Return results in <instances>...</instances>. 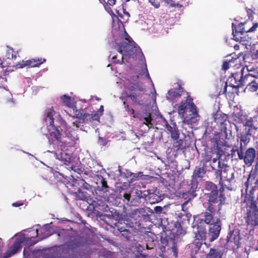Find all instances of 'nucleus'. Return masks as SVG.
Listing matches in <instances>:
<instances>
[{"label":"nucleus","mask_w":258,"mask_h":258,"mask_svg":"<svg viewBox=\"0 0 258 258\" xmlns=\"http://www.w3.org/2000/svg\"><path fill=\"white\" fill-rule=\"evenodd\" d=\"M56 115L55 112L52 108H48L46 110L45 116L44 118V122L47 125L48 131L49 133L48 138L50 145L52 144L53 148L56 150L61 151L60 153H55L57 159L62 161L66 165H70L71 170H74L75 166L73 164V160L70 154L64 151L66 146H71L77 143L78 138L77 136L70 137H61L59 130L53 125L54 116Z\"/></svg>","instance_id":"1"},{"label":"nucleus","mask_w":258,"mask_h":258,"mask_svg":"<svg viewBox=\"0 0 258 258\" xmlns=\"http://www.w3.org/2000/svg\"><path fill=\"white\" fill-rule=\"evenodd\" d=\"M30 232L34 234V235L30 237H26L23 233H18L16 234L13 238L15 240V242L12 247L6 252L4 258H8L12 255L16 253L18 250L21 247V244L25 240H29L34 237H36L39 235L40 240L47 237L51 235L52 232L50 229V225L49 224L45 225L40 230V234L37 228L32 230Z\"/></svg>","instance_id":"2"},{"label":"nucleus","mask_w":258,"mask_h":258,"mask_svg":"<svg viewBox=\"0 0 258 258\" xmlns=\"http://www.w3.org/2000/svg\"><path fill=\"white\" fill-rule=\"evenodd\" d=\"M125 40L126 42H124L122 45L117 46V54H110L109 57L113 62L120 63L123 60L127 61L130 57H134L135 53L142 54L141 49L135 46V43L131 40L130 36L127 34Z\"/></svg>","instance_id":"3"},{"label":"nucleus","mask_w":258,"mask_h":258,"mask_svg":"<svg viewBox=\"0 0 258 258\" xmlns=\"http://www.w3.org/2000/svg\"><path fill=\"white\" fill-rule=\"evenodd\" d=\"M177 109L178 115L184 123L191 124L197 120L198 114L197 108L190 99H187L181 102L177 106Z\"/></svg>","instance_id":"4"},{"label":"nucleus","mask_w":258,"mask_h":258,"mask_svg":"<svg viewBox=\"0 0 258 258\" xmlns=\"http://www.w3.org/2000/svg\"><path fill=\"white\" fill-rule=\"evenodd\" d=\"M7 54L8 56V61L6 60L0 62V67L2 68H4L7 66H9L10 65H12V67H15L16 69H21L26 66L36 67H38L46 60L45 59H44L43 61H42L41 59H32L27 60H22L21 62L14 64H12L13 63L12 62V60L13 59H16L17 56L14 54L13 49L11 48H8Z\"/></svg>","instance_id":"5"},{"label":"nucleus","mask_w":258,"mask_h":258,"mask_svg":"<svg viewBox=\"0 0 258 258\" xmlns=\"http://www.w3.org/2000/svg\"><path fill=\"white\" fill-rule=\"evenodd\" d=\"M201 217V219L198 217H195V220L197 222L200 220V223L204 221L206 224H210L209 236L210 241L212 242L219 236L221 230L220 221L218 219H213L212 214L208 212L204 213Z\"/></svg>","instance_id":"6"},{"label":"nucleus","mask_w":258,"mask_h":258,"mask_svg":"<svg viewBox=\"0 0 258 258\" xmlns=\"http://www.w3.org/2000/svg\"><path fill=\"white\" fill-rule=\"evenodd\" d=\"M60 99L63 103L73 110L76 117L80 120L79 122H81V120H82V121H84L85 119H88V117H89V115L83 113L81 112L80 110H77L76 109V106L74 100L71 97L66 95H63L60 97Z\"/></svg>","instance_id":"7"},{"label":"nucleus","mask_w":258,"mask_h":258,"mask_svg":"<svg viewBox=\"0 0 258 258\" xmlns=\"http://www.w3.org/2000/svg\"><path fill=\"white\" fill-rule=\"evenodd\" d=\"M247 222L252 226L258 225V208L255 204L251 202L247 212Z\"/></svg>","instance_id":"8"},{"label":"nucleus","mask_w":258,"mask_h":258,"mask_svg":"<svg viewBox=\"0 0 258 258\" xmlns=\"http://www.w3.org/2000/svg\"><path fill=\"white\" fill-rule=\"evenodd\" d=\"M242 123L248 135H252L256 133L257 129V121L256 117H247L243 121Z\"/></svg>","instance_id":"9"},{"label":"nucleus","mask_w":258,"mask_h":258,"mask_svg":"<svg viewBox=\"0 0 258 258\" xmlns=\"http://www.w3.org/2000/svg\"><path fill=\"white\" fill-rule=\"evenodd\" d=\"M209 201L211 203H218L219 205H223L225 203V198L220 192L218 195L217 190H214L209 194Z\"/></svg>","instance_id":"10"},{"label":"nucleus","mask_w":258,"mask_h":258,"mask_svg":"<svg viewBox=\"0 0 258 258\" xmlns=\"http://www.w3.org/2000/svg\"><path fill=\"white\" fill-rule=\"evenodd\" d=\"M220 176L221 179L230 181L234 178V172L229 166H225L221 169Z\"/></svg>","instance_id":"11"},{"label":"nucleus","mask_w":258,"mask_h":258,"mask_svg":"<svg viewBox=\"0 0 258 258\" xmlns=\"http://www.w3.org/2000/svg\"><path fill=\"white\" fill-rule=\"evenodd\" d=\"M255 156V151L254 149L252 148L248 149L244 156V163L248 165H251L254 161Z\"/></svg>","instance_id":"12"},{"label":"nucleus","mask_w":258,"mask_h":258,"mask_svg":"<svg viewBox=\"0 0 258 258\" xmlns=\"http://www.w3.org/2000/svg\"><path fill=\"white\" fill-rule=\"evenodd\" d=\"M182 90L180 88L171 89L168 92L166 98L170 102H173L181 95Z\"/></svg>","instance_id":"13"},{"label":"nucleus","mask_w":258,"mask_h":258,"mask_svg":"<svg viewBox=\"0 0 258 258\" xmlns=\"http://www.w3.org/2000/svg\"><path fill=\"white\" fill-rule=\"evenodd\" d=\"M193 228L197 229V231H195V232H197L196 233V239L201 240L202 241L205 240L206 238V229L198 224L197 226L196 224L194 225Z\"/></svg>","instance_id":"14"},{"label":"nucleus","mask_w":258,"mask_h":258,"mask_svg":"<svg viewBox=\"0 0 258 258\" xmlns=\"http://www.w3.org/2000/svg\"><path fill=\"white\" fill-rule=\"evenodd\" d=\"M232 28L234 39L237 41H239V37H240L243 32H247V30L244 29L243 25L242 24H239L237 27H234V24H232Z\"/></svg>","instance_id":"15"},{"label":"nucleus","mask_w":258,"mask_h":258,"mask_svg":"<svg viewBox=\"0 0 258 258\" xmlns=\"http://www.w3.org/2000/svg\"><path fill=\"white\" fill-rule=\"evenodd\" d=\"M223 252L216 248H211L206 258H221Z\"/></svg>","instance_id":"16"},{"label":"nucleus","mask_w":258,"mask_h":258,"mask_svg":"<svg viewBox=\"0 0 258 258\" xmlns=\"http://www.w3.org/2000/svg\"><path fill=\"white\" fill-rule=\"evenodd\" d=\"M254 181L255 186L258 187V173L256 172H251L247 178V183L252 184Z\"/></svg>","instance_id":"17"},{"label":"nucleus","mask_w":258,"mask_h":258,"mask_svg":"<svg viewBox=\"0 0 258 258\" xmlns=\"http://www.w3.org/2000/svg\"><path fill=\"white\" fill-rule=\"evenodd\" d=\"M112 19V28L113 30H117L122 26V22L114 15H111Z\"/></svg>","instance_id":"18"},{"label":"nucleus","mask_w":258,"mask_h":258,"mask_svg":"<svg viewBox=\"0 0 258 258\" xmlns=\"http://www.w3.org/2000/svg\"><path fill=\"white\" fill-rule=\"evenodd\" d=\"M205 174V171L203 167H196L193 176L195 178H202Z\"/></svg>","instance_id":"19"},{"label":"nucleus","mask_w":258,"mask_h":258,"mask_svg":"<svg viewBox=\"0 0 258 258\" xmlns=\"http://www.w3.org/2000/svg\"><path fill=\"white\" fill-rule=\"evenodd\" d=\"M116 0H108L107 3L104 5V8L110 15L114 14L112 11L110 6L115 5Z\"/></svg>","instance_id":"20"},{"label":"nucleus","mask_w":258,"mask_h":258,"mask_svg":"<svg viewBox=\"0 0 258 258\" xmlns=\"http://www.w3.org/2000/svg\"><path fill=\"white\" fill-rule=\"evenodd\" d=\"M257 88L258 83L254 81H252L251 83L247 85L246 89L250 92H256L257 90Z\"/></svg>","instance_id":"21"},{"label":"nucleus","mask_w":258,"mask_h":258,"mask_svg":"<svg viewBox=\"0 0 258 258\" xmlns=\"http://www.w3.org/2000/svg\"><path fill=\"white\" fill-rule=\"evenodd\" d=\"M140 75L144 76L145 77L147 78L150 82H152L146 66H145V68L143 69L142 72L140 73Z\"/></svg>","instance_id":"22"},{"label":"nucleus","mask_w":258,"mask_h":258,"mask_svg":"<svg viewBox=\"0 0 258 258\" xmlns=\"http://www.w3.org/2000/svg\"><path fill=\"white\" fill-rule=\"evenodd\" d=\"M206 188L208 190H211V191L216 190V187L215 185L210 182H207L205 185Z\"/></svg>","instance_id":"23"},{"label":"nucleus","mask_w":258,"mask_h":258,"mask_svg":"<svg viewBox=\"0 0 258 258\" xmlns=\"http://www.w3.org/2000/svg\"><path fill=\"white\" fill-rule=\"evenodd\" d=\"M125 3H122V9L123 11V13L125 14L127 17H130V14L128 12H126L125 8L127 7V2H130L132 1V2H137V0H124Z\"/></svg>","instance_id":"24"},{"label":"nucleus","mask_w":258,"mask_h":258,"mask_svg":"<svg viewBox=\"0 0 258 258\" xmlns=\"http://www.w3.org/2000/svg\"><path fill=\"white\" fill-rule=\"evenodd\" d=\"M143 120L144 123L146 125L149 126L150 124H151V118L150 114H146V115L143 117Z\"/></svg>","instance_id":"25"},{"label":"nucleus","mask_w":258,"mask_h":258,"mask_svg":"<svg viewBox=\"0 0 258 258\" xmlns=\"http://www.w3.org/2000/svg\"><path fill=\"white\" fill-rule=\"evenodd\" d=\"M253 49L251 50L253 55L255 58L258 57V43L253 44L252 47Z\"/></svg>","instance_id":"26"},{"label":"nucleus","mask_w":258,"mask_h":258,"mask_svg":"<svg viewBox=\"0 0 258 258\" xmlns=\"http://www.w3.org/2000/svg\"><path fill=\"white\" fill-rule=\"evenodd\" d=\"M249 141V139L246 136H241L240 138V142H241V147L242 146V143H243L244 145L247 144Z\"/></svg>","instance_id":"27"},{"label":"nucleus","mask_w":258,"mask_h":258,"mask_svg":"<svg viewBox=\"0 0 258 258\" xmlns=\"http://www.w3.org/2000/svg\"><path fill=\"white\" fill-rule=\"evenodd\" d=\"M239 41H240V43H241L242 45H245L247 48L248 45L250 46V45L249 44V42L247 40L244 39L245 37H242L240 36L239 37Z\"/></svg>","instance_id":"28"},{"label":"nucleus","mask_w":258,"mask_h":258,"mask_svg":"<svg viewBox=\"0 0 258 258\" xmlns=\"http://www.w3.org/2000/svg\"><path fill=\"white\" fill-rule=\"evenodd\" d=\"M163 2L166 5L170 6V7H175V3L172 0H164Z\"/></svg>","instance_id":"29"},{"label":"nucleus","mask_w":258,"mask_h":258,"mask_svg":"<svg viewBox=\"0 0 258 258\" xmlns=\"http://www.w3.org/2000/svg\"><path fill=\"white\" fill-rule=\"evenodd\" d=\"M231 62V61H225L223 63V66H222L223 69H224L225 70H226L228 69L229 68V67H230V66L231 65L230 64Z\"/></svg>","instance_id":"30"},{"label":"nucleus","mask_w":258,"mask_h":258,"mask_svg":"<svg viewBox=\"0 0 258 258\" xmlns=\"http://www.w3.org/2000/svg\"><path fill=\"white\" fill-rule=\"evenodd\" d=\"M149 2L156 8H158L160 6L159 3L156 0H148Z\"/></svg>","instance_id":"31"},{"label":"nucleus","mask_w":258,"mask_h":258,"mask_svg":"<svg viewBox=\"0 0 258 258\" xmlns=\"http://www.w3.org/2000/svg\"><path fill=\"white\" fill-rule=\"evenodd\" d=\"M101 115H99V114L97 113V112L95 113H94L93 116H92V119L93 120H97L99 121V119Z\"/></svg>","instance_id":"32"},{"label":"nucleus","mask_w":258,"mask_h":258,"mask_svg":"<svg viewBox=\"0 0 258 258\" xmlns=\"http://www.w3.org/2000/svg\"><path fill=\"white\" fill-rule=\"evenodd\" d=\"M237 154L239 159L244 160V156L243 155V153L242 150L238 151Z\"/></svg>","instance_id":"33"},{"label":"nucleus","mask_w":258,"mask_h":258,"mask_svg":"<svg viewBox=\"0 0 258 258\" xmlns=\"http://www.w3.org/2000/svg\"><path fill=\"white\" fill-rule=\"evenodd\" d=\"M258 27V23L254 24L247 32H253Z\"/></svg>","instance_id":"34"},{"label":"nucleus","mask_w":258,"mask_h":258,"mask_svg":"<svg viewBox=\"0 0 258 258\" xmlns=\"http://www.w3.org/2000/svg\"><path fill=\"white\" fill-rule=\"evenodd\" d=\"M162 208L160 206H156L154 208V211L157 213H161L162 211Z\"/></svg>","instance_id":"35"},{"label":"nucleus","mask_w":258,"mask_h":258,"mask_svg":"<svg viewBox=\"0 0 258 258\" xmlns=\"http://www.w3.org/2000/svg\"><path fill=\"white\" fill-rule=\"evenodd\" d=\"M103 110H104L103 106H101L100 107V108L97 111V113L99 114V115L101 116L102 115Z\"/></svg>","instance_id":"36"},{"label":"nucleus","mask_w":258,"mask_h":258,"mask_svg":"<svg viewBox=\"0 0 258 258\" xmlns=\"http://www.w3.org/2000/svg\"><path fill=\"white\" fill-rule=\"evenodd\" d=\"M172 251L174 253V256L175 257H177V252L176 251V248L174 247H172Z\"/></svg>","instance_id":"37"},{"label":"nucleus","mask_w":258,"mask_h":258,"mask_svg":"<svg viewBox=\"0 0 258 258\" xmlns=\"http://www.w3.org/2000/svg\"><path fill=\"white\" fill-rule=\"evenodd\" d=\"M252 77H252V76L251 74H247V75H246L245 76V79H249L250 78H252Z\"/></svg>","instance_id":"38"},{"label":"nucleus","mask_w":258,"mask_h":258,"mask_svg":"<svg viewBox=\"0 0 258 258\" xmlns=\"http://www.w3.org/2000/svg\"><path fill=\"white\" fill-rule=\"evenodd\" d=\"M130 195H128V194H125L124 195V198L125 199H126L128 200H129V199H130Z\"/></svg>","instance_id":"39"},{"label":"nucleus","mask_w":258,"mask_h":258,"mask_svg":"<svg viewBox=\"0 0 258 258\" xmlns=\"http://www.w3.org/2000/svg\"><path fill=\"white\" fill-rule=\"evenodd\" d=\"M22 204H18L17 203H15L13 204V206L14 207H19V206L21 205Z\"/></svg>","instance_id":"40"},{"label":"nucleus","mask_w":258,"mask_h":258,"mask_svg":"<svg viewBox=\"0 0 258 258\" xmlns=\"http://www.w3.org/2000/svg\"><path fill=\"white\" fill-rule=\"evenodd\" d=\"M241 83L239 81V83H237L236 85H233V87H238Z\"/></svg>","instance_id":"41"},{"label":"nucleus","mask_w":258,"mask_h":258,"mask_svg":"<svg viewBox=\"0 0 258 258\" xmlns=\"http://www.w3.org/2000/svg\"><path fill=\"white\" fill-rule=\"evenodd\" d=\"M73 125L74 126H76V127H79V126L77 124H76L75 122H73Z\"/></svg>","instance_id":"42"},{"label":"nucleus","mask_w":258,"mask_h":258,"mask_svg":"<svg viewBox=\"0 0 258 258\" xmlns=\"http://www.w3.org/2000/svg\"><path fill=\"white\" fill-rule=\"evenodd\" d=\"M175 5H176V7H177L180 8L181 7V5L178 3H177V4L175 3Z\"/></svg>","instance_id":"43"},{"label":"nucleus","mask_w":258,"mask_h":258,"mask_svg":"<svg viewBox=\"0 0 258 258\" xmlns=\"http://www.w3.org/2000/svg\"><path fill=\"white\" fill-rule=\"evenodd\" d=\"M130 111L131 112V113L132 114H133L134 113V111L133 110V109H131V110H130Z\"/></svg>","instance_id":"44"},{"label":"nucleus","mask_w":258,"mask_h":258,"mask_svg":"<svg viewBox=\"0 0 258 258\" xmlns=\"http://www.w3.org/2000/svg\"><path fill=\"white\" fill-rule=\"evenodd\" d=\"M217 159H216V158H214V159H213V162L214 163H215V162L217 161Z\"/></svg>","instance_id":"45"},{"label":"nucleus","mask_w":258,"mask_h":258,"mask_svg":"<svg viewBox=\"0 0 258 258\" xmlns=\"http://www.w3.org/2000/svg\"><path fill=\"white\" fill-rule=\"evenodd\" d=\"M256 164L258 166V153H257V158H256Z\"/></svg>","instance_id":"46"},{"label":"nucleus","mask_w":258,"mask_h":258,"mask_svg":"<svg viewBox=\"0 0 258 258\" xmlns=\"http://www.w3.org/2000/svg\"><path fill=\"white\" fill-rule=\"evenodd\" d=\"M38 241H34V242H31V244H34L35 243H36Z\"/></svg>","instance_id":"47"},{"label":"nucleus","mask_w":258,"mask_h":258,"mask_svg":"<svg viewBox=\"0 0 258 258\" xmlns=\"http://www.w3.org/2000/svg\"><path fill=\"white\" fill-rule=\"evenodd\" d=\"M172 137L173 138H177L178 137L177 134H176V136H173V135H172Z\"/></svg>","instance_id":"48"},{"label":"nucleus","mask_w":258,"mask_h":258,"mask_svg":"<svg viewBox=\"0 0 258 258\" xmlns=\"http://www.w3.org/2000/svg\"><path fill=\"white\" fill-rule=\"evenodd\" d=\"M2 244V239L1 238H0V246H1Z\"/></svg>","instance_id":"49"},{"label":"nucleus","mask_w":258,"mask_h":258,"mask_svg":"<svg viewBox=\"0 0 258 258\" xmlns=\"http://www.w3.org/2000/svg\"><path fill=\"white\" fill-rule=\"evenodd\" d=\"M130 97H133V98H134V95H130Z\"/></svg>","instance_id":"50"},{"label":"nucleus","mask_w":258,"mask_h":258,"mask_svg":"<svg viewBox=\"0 0 258 258\" xmlns=\"http://www.w3.org/2000/svg\"><path fill=\"white\" fill-rule=\"evenodd\" d=\"M235 47H236V48H237V47L236 45H235Z\"/></svg>","instance_id":"51"},{"label":"nucleus","mask_w":258,"mask_h":258,"mask_svg":"<svg viewBox=\"0 0 258 258\" xmlns=\"http://www.w3.org/2000/svg\"><path fill=\"white\" fill-rule=\"evenodd\" d=\"M235 47H236V48H237V47L236 45H235Z\"/></svg>","instance_id":"52"}]
</instances>
